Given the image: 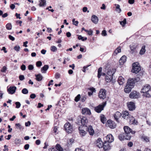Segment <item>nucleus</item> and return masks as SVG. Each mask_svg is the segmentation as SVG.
Wrapping results in <instances>:
<instances>
[{"mask_svg":"<svg viewBox=\"0 0 151 151\" xmlns=\"http://www.w3.org/2000/svg\"><path fill=\"white\" fill-rule=\"evenodd\" d=\"M124 129L125 132V134L126 135H130V133L134 134L135 133L134 131H132V130L128 126H125L124 127Z\"/></svg>","mask_w":151,"mask_h":151,"instance_id":"6e6552de","label":"nucleus"},{"mask_svg":"<svg viewBox=\"0 0 151 151\" xmlns=\"http://www.w3.org/2000/svg\"><path fill=\"white\" fill-rule=\"evenodd\" d=\"M130 47L131 50L130 52L131 54H133L136 51V46L132 44L130 45Z\"/></svg>","mask_w":151,"mask_h":151,"instance_id":"cd10ccee","label":"nucleus"},{"mask_svg":"<svg viewBox=\"0 0 151 151\" xmlns=\"http://www.w3.org/2000/svg\"><path fill=\"white\" fill-rule=\"evenodd\" d=\"M136 81V79L134 78H129L128 79L124 89V91L126 93H128L131 91L132 88L134 87L135 83Z\"/></svg>","mask_w":151,"mask_h":151,"instance_id":"f257e3e1","label":"nucleus"},{"mask_svg":"<svg viewBox=\"0 0 151 151\" xmlns=\"http://www.w3.org/2000/svg\"><path fill=\"white\" fill-rule=\"evenodd\" d=\"M88 130L90 135H93V134L94 132L91 126H89L88 128Z\"/></svg>","mask_w":151,"mask_h":151,"instance_id":"c85d7f7f","label":"nucleus"},{"mask_svg":"<svg viewBox=\"0 0 151 151\" xmlns=\"http://www.w3.org/2000/svg\"><path fill=\"white\" fill-rule=\"evenodd\" d=\"M20 47L19 46H16L14 47V49L17 51L20 50Z\"/></svg>","mask_w":151,"mask_h":151,"instance_id":"3c124183","label":"nucleus"},{"mask_svg":"<svg viewBox=\"0 0 151 151\" xmlns=\"http://www.w3.org/2000/svg\"><path fill=\"white\" fill-rule=\"evenodd\" d=\"M31 123L29 121H28L25 123V125L26 127H28L30 125Z\"/></svg>","mask_w":151,"mask_h":151,"instance_id":"774afa93","label":"nucleus"},{"mask_svg":"<svg viewBox=\"0 0 151 151\" xmlns=\"http://www.w3.org/2000/svg\"><path fill=\"white\" fill-rule=\"evenodd\" d=\"M122 117L124 119H127L129 118H131V115L129 114V112L127 111H125L122 112Z\"/></svg>","mask_w":151,"mask_h":151,"instance_id":"4468645a","label":"nucleus"},{"mask_svg":"<svg viewBox=\"0 0 151 151\" xmlns=\"http://www.w3.org/2000/svg\"><path fill=\"white\" fill-rule=\"evenodd\" d=\"M131 137V135H126L124 133L120 134L118 136L119 139L121 141L125 139L129 140L130 139Z\"/></svg>","mask_w":151,"mask_h":151,"instance_id":"423d86ee","label":"nucleus"},{"mask_svg":"<svg viewBox=\"0 0 151 151\" xmlns=\"http://www.w3.org/2000/svg\"><path fill=\"white\" fill-rule=\"evenodd\" d=\"M15 143L16 145L19 144L21 142V140L20 139H16L14 140Z\"/></svg>","mask_w":151,"mask_h":151,"instance_id":"49530a36","label":"nucleus"},{"mask_svg":"<svg viewBox=\"0 0 151 151\" xmlns=\"http://www.w3.org/2000/svg\"><path fill=\"white\" fill-rule=\"evenodd\" d=\"M16 105V107L17 108H19L21 106V104L20 102H17L15 103Z\"/></svg>","mask_w":151,"mask_h":151,"instance_id":"8fccbe9b","label":"nucleus"},{"mask_svg":"<svg viewBox=\"0 0 151 151\" xmlns=\"http://www.w3.org/2000/svg\"><path fill=\"white\" fill-rule=\"evenodd\" d=\"M78 129L80 134L82 136H84L86 134V131L83 129L81 127H79L78 128Z\"/></svg>","mask_w":151,"mask_h":151,"instance_id":"c756f323","label":"nucleus"},{"mask_svg":"<svg viewBox=\"0 0 151 151\" xmlns=\"http://www.w3.org/2000/svg\"><path fill=\"white\" fill-rule=\"evenodd\" d=\"M139 92H137L135 91H134L130 93L129 95V96L131 98L135 99L138 98L139 97Z\"/></svg>","mask_w":151,"mask_h":151,"instance_id":"1a4fd4ad","label":"nucleus"},{"mask_svg":"<svg viewBox=\"0 0 151 151\" xmlns=\"http://www.w3.org/2000/svg\"><path fill=\"white\" fill-rule=\"evenodd\" d=\"M140 70V68L139 65L138 63L136 62L132 64V72L137 73Z\"/></svg>","mask_w":151,"mask_h":151,"instance_id":"7ed1b4c3","label":"nucleus"},{"mask_svg":"<svg viewBox=\"0 0 151 151\" xmlns=\"http://www.w3.org/2000/svg\"><path fill=\"white\" fill-rule=\"evenodd\" d=\"M50 49L53 52H55L57 50V48L55 46H52L51 47Z\"/></svg>","mask_w":151,"mask_h":151,"instance_id":"37998d69","label":"nucleus"},{"mask_svg":"<svg viewBox=\"0 0 151 151\" xmlns=\"http://www.w3.org/2000/svg\"><path fill=\"white\" fill-rule=\"evenodd\" d=\"M107 125L110 128H114L116 126V124L114 122L110 120H109L107 121Z\"/></svg>","mask_w":151,"mask_h":151,"instance_id":"ddd939ff","label":"nucleus"},{"mask_svg":"<svg viewBox=\"0 0 151 151\" xmlns=\"http://www.w3.org/2000/svg\"><path fill=\"white\" fill-rule=\"evenodd\" d=\"M113 70H109L107 73L105 74V81L107 83H109L111 81L113 75L114 74Z\"/></svg>","mask_w":151,"mask_h":151,"instance_id":"f03ea898","label":"nucleus"},{"mask_svg":"<svg viewBox=\"0 0 151 151\" xmlns=\"http://www.w3.org/2000/svg\"><path fill=\"white\" fill-rule=\"evenodd\" d=\"M12 27V25L11 23H8L6 25V28L8 30L11 29Z\"/></svg>","mask_w":151,"mask_h":151,"instance_id":"58836bf2","label":"nucleus"},{"mask_svg":"<svg viewBox=\"0 0 151 151\" xmlns=\"http://www.w3.org/2000/svg\"><path fill=\"white\" fill-rule=\"evenodd\" d=\"M40 6H43L46 5V1L45 0H40L39 4Z\"/></svg>","mask_w":151,"mask_h":151,"instance_id":"f704fd0d","label":"nucleus"},{"mask_svg":"<svg viewBox=\"0 0 151 151\" xmlns=\"http://www.w3.org/2000/svg\"><path fill=\"white\" fill-rule=\"evenodd\" d=\"M150 86L149 84H146L145 86H143L142 88V89L141 92V93H144L148 91H150Z\"/></svg>","mask_w":151,"mask_h":151,"instance_id":"9b49d317","label":"nucleus"},{"mask_svg":"<svg viewBox=\"0 0 151 151\" xmlns=\"http://www.w3.org/2000/svg\"><path fill=\"white\" fill-rule=\"evenodd\" d=\"M85 32L87 33L89 35V36H91L93 34V31L91 29H90L89 30H85Z\"/></svg>","mask_w":151,"mask_h":151,"instance_id":"a19ab883","label":"nucleus"},{"mask_svg":"<svg viewBox=\"0 0 151 151\" xmlns=\"http://www.w3.org/2000/svg\"><path fill=\"white\" fill-rule=\"evenodd\" d=\"M16 88V87L10 86L9 88L8 89L7 91L9 93L13 94L15 92Z\"/></svg>","mask_w":151,"mask_h":151,"instance_id":"dca6fc26","label":"nucleus"},{"mask_svg":"<svg viewBox=\"0 0 151 151\" xmlns=\"http://www.w3.org/2000/svg\"><path fill=\"white\" fill-rule=\"evenodd\" d=\"M9 38L12 41H14L15 40V38L10 35H9Z\"/></svg>","mask_w":151,"mask_h":151,"instance_id":"bf43d9fd","label":"nucleus"},{"mask_svg":"<svg viewBox=\"0 0 151 151\" xmlns=\"http://www.w3.org/2000/svg\"><path fill=\"white\" fill-rule=\"evenodd\" d=\"M106 102L103 103L102 104H100L99 106L95 107L94 108L95 110L97 113H100L101 111L104 109V108L106 105Z\"/></svg>","mask_w":151,"mask_h":151,"instance_id":"39448f33","label":"nucleus"},{"mask_svg":"<svg viewBox=\"0 0 151 151\" xmlns=\"http://www.w3.org/2000/svg\"><path fill=\"white\" fill-rule=\"evenodd\" d=\"M36 97V95L34 93L30 95V97L32 99H34Z\"/></svg>","mask_w":151,"mask_h":151,"instance_id":"0e129e2a","label":"nucleus"},{"mask_svg":"<svg viewBox=\"0 0 151 151\" xmlns=\"http://www.w3.org/2000/svg\"><path fill=\"white\" fill-rule=\"evenodd\" d=\"M89 90L90 91L88 92V94L89 96H92L94 92H96V90L93 87H91L89 88Z\"/></svg>","mask_w":151,"mask_h":151,"instance_id":"b1692460","label":"nucleus"},{"mask_svg":"<svg viewBox=\"0 0 151 151\" xmlns=\"http://www.w3.org/2000/svg\"><path fill=\"white\" fill-rule=\"evenodd\" d=\"M115 6L116 7V11L119 13L121 12V9L120 8V6L118 4H115Z\"/></svg>","mask_w":151,"mask_h":151,"instance_id":"c9c22d12","label":"nucleus"},{"mask_svg":"<svg viewBox=\"0 0 151 151\" xmlns=\"http://www.w3.org/2000/svg\"><path fill=\"white\" fill-rule=\"evenodd\" d=\"M21 68L22 70H24L26 69V66L24 65H22L21 67Z\"/></svg>","mask_w":151,"mask_h":151,"instance_id":"69168bd1","label":"nucleus"},{"mask_svg":"<svg viewBox=\"0 0 151 151\" xmlns=\"http://www.w3.org/2000/svg\"><path fill=\"white\" fill-rule=\"evenodd\" d=\"M86 98L85 96H83L81 99V101L82 102H84L86 100Z\"/></svg>","mask_w":151,"mask_h":151,"instance_id":"6e6d98bb","label":"nucleus"},{"mask_svg":"<svg viewBox=\"0 0 151 151\" xmlns=\"http://www.w3.org/2000/svg\"><path fill=\"white\" fill-rule=\"evenodd\" d=\"M64 127L66 131L68 133H71L73 130V125L68 122L65 124Z\"/></svg>","mask_w":151,"mask_h":151,"instance_id":"20e7f679","label":"nucleus"},{"mask_svg":"<svg viewBox=\"0 0 151 151\" xmlns=\"http://www.w3.org/2000/svg\"><path fill=\"white\" fill-rule=\"evenodd\" d=\"M78 38L79 40H81L82 41H83L86 40L87 39L86 37H83L81 35H78Z\"/></svg>","mask_w":151,"mask_h":151,"instance_id":"e433bc0d","label":"nucleus"},{"mask_svg":"<svg viewBox=\"0 0 151 151\" xmlns=\"http://www.w3.org/2000/svg\"><path fill=\"white\" fill-rule=\"evenodd\" d=\"M43 77L40 74H38V81L42 80V79Z\"/></svg>","mask_w":151,"mask_h":151,"instance_id":"603ef678","label":"nucleus"},{"mask_svg":"<svg viewBox=\"0 0 151 151\" xmlns=\"http://www.w3.org/2000/svg\"><path fill=\"white\" fill-rule=\"evenodd\" d=\"M120 24L122 26H124L126 23V20L125 19H124V20L121 22H120Z\"/></svg>","mask_w":151,"mask_h":151,"instance_id":"c03bdc74","label":"nucleus"},{"mask_svg":"<svg viewBox=\"0 0 151 151\" xmlns=\"http://www.w3.org/2000/svg\"><path fill=\"white\" fill-rule=\"evenodd\" d=\"M104 144L100 138L98 139L96 141V145L99 148H101L103 146Z\"/></svg>","mask_w":151,"mask_h":151,"instance_id":"f3484780","label":"nucleus"},{"mask_svg":"<svg viewBox=\"0 0 151 151\" xmlns=\"http://www.w3.org/2000/svg\"><path fill=\"white\" fill-rule=\"evenodd\" d=\"M150 91L145 92L144 93L143 95L147 97H151V95L149 93Z\"/></svg>","mask_w":151,"mask_h":151,"instance_id":"ea45409f","label":"nucleus"},{"mask_svg":"<svg viewBox=\"0 0 151 151\" xmlns=\"http://www.w3.org/2000/svg\"><path fill=\"white\" fill-rule=\"evenodd\" d=\"M130 123L132 124H137L138 122L137 120H135V118L131 116L130 119Z\"/></svg>","mask_w":151,"mask_h":151,"instance_id":"bb28decb","label":"nucleus"},{"mask_svg":"<svg viewBox=\"0 0 151 151\" xmlns=\"http://www.w3.org/2000/svg\"><path fill=\"white\" fill-rule=\"evenodd\" d=\"M90 65H87V66H84L83 68V72H85L87 68L89 66H90Z\"/></svg>","mask_w":151,"mask_h":151,"instance_id":"052dcab7","label":"nucleus"},{"mask_svg":"<svg viewBox=\"0 0 151 151\" xmlns=\"http://www.w3.org/2000/svg\"><path fill=\"white\" fill-rule=\"evenodd\" d=\"M29 145L28 144H26L24 146V148L26 150H27L29 148Z\"/></svg>","mask_w":151,"mask_h":151,"instance_id":"13d9d810","label":"nucleus"},{"mask_svg":"<svg viewBox=\"0 0 151 151\" xmlns=\"http://www.w3.org/2000/svg\"><path fill=\"white\" fill-rule=\"evenodd\" d=\"M6 69V67L5 66H4L3 67L1 71L2 72H5Z\"/></svg>","mask_w":151,"mask_h":151,"instance_id":"864d4df0","label":"nucleus"},{"mask_svg":"<svg viewBox=\"0 0 151 151\" xmlns=\"http://www.w3.org/2000/svg\"><path fill=\"white\" fill-rule=\"evenodd\" d=\"M91 20L93 23L96 24L97 23L98 21V17L94 15H93L92 16Z\"/></svg>","mask_w":151,"mask_h":151,"instance_id":"5701e85b","label":"nucleus"},{"mask_svg":"<svg viewBox=\"0 0 151 151\" xmlns=\"http://www.w3.org/2000/svg\"><path fill=\"white\" fill-rule=\"evenodd\" d=\"M81 98V96L80 94H78L75 98V100L76 102H78L80 100Z\"/></svg>","mask_w":151,"mask_h":151,"instance_id":"a18cd8bd","label":"nucleus"},{"mask_svg":"<svg viewBox=\"0 0 151 151\" xmlns=\"http://www.w3.org/2000/svg\"><path fill=\"white\" fill-rule=\"evenodd\" d=\"M145 46L144 45L142 47L139 52V54L140 55H143L145 53Z\"/></svg>","mask_w":151,"mask_h":151,"instance_id":"7c9ffc66","label":"nucleus"},{"mask_svg":"<svg viewBox=\"0 0 151 151\" xmlns=\"http://www.w3.org/2000/svg\"><path fill=\"white\" fill-rule=\"evenodd\" d=\"M122 115V114L119 111H116L114 114V117L115 120L117 122L119 123V119Z\"/></svg>","mask_w":151,"mask_h":151,"instance_id":"9d476101","label":"nucleus"},{"mask_svg":"<svg viewBox=\"0 0 151 151\" xmlns=\"http://www.w3.org/2000/svg\"><path fill=\"white\" fill-rule=\"evenodd\" d=\"M103 148L105 150H108L110 149L109 142L106 141L104 143Z\"/></svg>","mask_w":151,"mask_h":151,"instance_id":"6ab92c4d","label":"nucleus"},{"mask_svg":"<svg viewBox=\"0 0 151 151\" xmlns=\"http://www.w3.org/2000/svg\"><path fill=\"white\" fill-rule=\"evenodd\" d=\"M102 68L101 67L99 68L98 69L97 76L99 78H100L101 75L105 76V73H102Z\"/></svg>","mask_w":151,"mask_h":151,"instance_id":"412c9836","label":"nucleus"},{"mask_svg":"<svg viewBox=\"0 0 151 151\" xmlns=\"http://www.w3.org/2000/svg\"><path fill=\"white\" fill-rule=\"evenodd\" d=\"M55 148L56 150L58 151H63V149L59 144H57Z\"/></svg>","mask_w":151,"mask_h":151,"instance_id":"72a5a7b5","label":"nucleus"},{"mask_svg":"<svg viewBox=\"0 0 151 151\" xmlns=\"http://www.w3.org/2000/svg\"><path fill=\"white\" fill-rule=\"evenodd\" d=\"M102 35L103 36H105L106 35V31L105 30H103L101 33Z\"/></svg>","mask_w":151,"mask_h":151,"instance_id":"680f3d73","label":"nucleus"},{"mask_svg":"<svg viewBox=\"0 0 151 151\" xmlns=\"http://www.w3.org/2000/svg\"><path fill=\"white\" fill-rule=\"evenodd\" d=\"M75 19H73L72 20V22L73 23V24L76 26H77L78 25V21H75Z\"/></svg>","mask_w":151,"mask_h":151,"instance_id":"de8ad7c7","label":"nucleus"},{"mask_svg":"<svg viewBox=\"0 0 151 151\" xmlns=\"http://www.w3.org/2000/svg\"><path fill=\"white\" fill-rule=\"evenodd\" d=\"M121 52V48L120 47H118L114 51L113 55H116L118 53Z\"/></svg>","mask_w":151,"mask_h":151,"instance_id":"2f4dec72","label":"nucleus"},{"mask_svg":"<svg viewBox=\"0 0 151 151\" xmlns=\"http://www.w3.org/2000/svg\"><path fill=\"white\" fill-rule=\"evenodd\" d=\"M19 78L20 80L23 81L24 79V76L22 75H20L19 76Z\"/></svg>","mask_w":151,"mask_h":151,"instance_id":"5fc2aeb1","label":"nucleus"},{"mask_svg":"<svg viewBox=\"0 0 151 151\" xmlns=\"http://www.w3.org/2000/svg\"><path fill=\"white\" fill-rule=\"evenodd\" d=\"M127 59V57L125 55L123 56L119 60V63L122 65H123Z\"/></svg>","mask_w":151,"mask_h":151,"instance_id":"4be33fe9","label":"nucleus"},{"mask_svg":"<svg viewBox=\"0 0 151 151\" xmlns=\"http://www.w3.org/2000/svg\"><path fill=\"white\" fill-rule=\"evenodd\" d=\"M106 91L104 89H101L100 91L99 96V98L103 99H104L106 97Z\"/></svg>","mask_w":151,"mask_h":151,"instance_id":"0eeeda50","label":"nucleus"},{"mask_svg":"<svg viewBox=\"0 0 151 151\" xmlns=\"http://www.w3.org/2000/svg\"><path fill=\"white\" fill-rule=\"evenodd\" d=\"M49 151H56L57 150H56L55 147H52L50 148L49 149Z\"/></svg>","mask_w":151,"mask_h":151,"instance_id":"338daca9","label":"nucleus"},{"mask_svg":"<svg viewBox=\"0 0 151 151\" xmlns=\"http://www.w3.org/2000/svg\"><path fill=\"white\" fill-rule=\"evenodd\" d=\"M60 76V74L58 73H56L55 75V77L56 79H58L59 78Z\"/></svg>","mask_w":151,"mask_h":151,"instance_id":"4d7b16f0","label":"nucleus"},{"mask_svg":"<svg viewBox=\"0 0 151 151\" xmlns=\"http://www.w3.org/2000/svg\"><path fill=\"white\" fill-rule=\"evenodd\" d=\"M142 139L143 140L147 142H149V137L145 136H142Z\"/></svg>","mask_w":151,"mask_h":151,"instance_id":"4c0bfd02","label":"nucleus"},{"mask_svg":"<svg viewBox=\"0 0 151 151\" xmlns=\"http://www.w3.org/2000/svg\"><path fill=\"white\" fill-rule=\"evenodd\" d=\"M22 92L24 94H27L28 93V90L27 88H24L22 91Z\"/></svg>","mask_w":151,"mask_h":151,"instance_id":"79ce46f5","label":"nucleus"},{"mask_svg":"<svg viewBox=\"0 0 151 151\" xmlns=\"http://www.w3.org/2000/svg\"><path fill=\"white\" fill-rule=\"evenodd\" d=\"M49 68V66L48 65H45L41 69V72L42 73H45L46 71Z\"/></svg>","mask_w":151,"mask_h":151,"instance_id":"a878e982","label":"nucleus"},{"mask_svg":"<svg viewBox=\"0 0 151 151\" xmlns=\"http://www.w3.org/2000/svg\"><path fill=\"white\" fill-rule=\"evenodd\" d=\"M118 82L120 85H122L124 82V79L122 77L119 76L118 79Z\"/></svg>","mask_w":151,"mask_h":151,"instance_id":"393cba45","label":"nucleus"},{"mask_svg":"<svg viewBox=\"0 0 151 151\" xmlns=\"http://www.w3.org/2000/svg\"><path fill=\"white\" fill-rule=\"evenodd\" d=\"M101 121L103 124H104L106 122V119L105 116L104 115H101L100 116Z\"/></svg>","mask_w":151,"mask_h":151,"instance_id":"473e14b6","label":"nucleus"},{"mask_svg":"<svg viewBox=\"0 0 151 151\" xmlns=\"http://www.w3.org/2000/svg\"><path fill=\"white\" fill-rule=\"evenodd\" d=\"M127 105L129 110L132 111L135 109V105L134 103L132 102L127 103Z\"/></svg>","mask_w":151,"mask_h":151,"instance_id":"f8f14e48","label":"nucleus"},{"mask_svg":"<svg viewBox=\"0 0 151 151\" xmlns=\"http://www.w3.org/2000/svg\"><path fill=\"white\" fill-rule=\"evenodd\" d=\"M15 126L19 128L20 129H23V128L21 126L19 123L16 124Z\"/></svg>","mask_w":151,"mask_h":151,"instance_id":"09e8293b","label":"nucleus"},{"mask_svg":"<svg viewBox=\"0 0 151 151\" xmlns=\"http://www.w3.org/2000/svg\"><path fill=\"white\" fill-rule=\"evenodd\" d=\"M82 112L83 114L84 115H90L91 112L90 109L87 108H84L82 109Z\"/></svg>","mask_w":151,"mask_h":151,"instance_id":"a211bd4d","label":"nucleus"},{"mask_svg":"<svg viewBox=\"0 0 151 151\" xmlns=\"http://www.w3.org/2000/svg\"><path fill=\"white\" fill-rule=\"evenodd\" d=\"M83 12H86L87 11L88 12H89V11H87V8L86 7H84L83 8Z\"/></svg>","mask_w":151,"mask_h":151,"instance_id":"e2e57ef3","label":"nucleus"},{"mask_svg":"<svg viewBox=\"0 0 151 151\" xmlns=\"http://www.w3.org/2000/svg\"><path fill=\"white\" fill-rule=\"evenodd\" d=\"M106 141L107 142L109 143L112 142L114 140V138L113 136L111 134H108L106 137Z\"/></svg>","mask_w":151,"mask_h":151,"instance_id":"2eb2a0df","label":"nucleus"},{"mask_svg":"<svg viewBox=\"0 0 151 151\" xmlns=\"http://www.w3.org/2000/svg\"><path fill=\"white\" fill-rule=\"evenodd\" d=\"M81 123L83 125H85L88 122V120L86 117H83L81 120Z\"/></svg>","mask_w":151,"mask_h":151,"instance_id":"aec40b11","label":"nucleus"}]
</instances>
